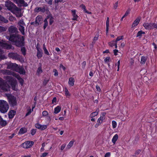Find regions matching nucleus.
<instances>
[{
    "mask_svg": "<svg viewBox=\"0 0 157 157\" xmlns=\"http://www.w3.org/2000/svg\"><path fill=\"white\" fill-rule=\"evenodd\" d=\"M7 39L14 43L17 47H21L25 46V38L23 36L17 34H10V36H6Z\"/></svg>",
    "mask_w": 157,
    "mask_h": 157,
    "instance_id": "f257e3e1",
    "label": "nucleus"
},
{
    "mask_svg": "<svg viewBox=\"0 0 157 157\" xmlns=\"http://www.w3.org/2000/svg\"><path fill=\"white\" fill-rule=\"evenodd\" d=\"M9 108V105L6 101L0 100V111L2 113H6Z\"/></svg>",
    "mask_w": 157,
    "mask_h": 157,
    "instance_id": "f03ea898",
    "label": "nucleus"
},
{
    "mask_svg": "<svg viewBox=\"0 0 157 157\" xmlns=\"http://www.w3.org/2000/svg\"><path fill=\"white\" fill-rule=\"evenodd\" d=\"M7 99L9 104L12 107H14L17 105V98L11 94L6 95Z\"/></svg>",
    "mask_w": 157,
    "mask_h": 157,
    "instance_id": "7ed1b4c3",
    "label": "nucleus"
},
{
    "mask_svg": "<svg viewBox=\"0 0 157 157\" xmlns=\"http://www.w3.org/2000/svg\"><path fill=\"white\" fill-rule=\"evenodd\" d=\"M6 80L11 86L12 90H17L16 86L17 84V82L16 79L11 76H7L6 77Z\"/></svg>",
    "mask_w": 157,
    "mask_h": 157,
    "instance_id": "20e7f679",
    "label": "nucleus"
},
{
    "mask_svg": "<svg viewBox=\"0 0 157 157\" xmlns=\"http://www.w3.org/2000/svg\"><path fill=\"white\" fill-rule=\"evenodd\" d=\"M0 88L4 91H8L10 90V86L7 82L0 77Z\"/></svg>",
    "mask_w": 157,
    "mask_h": 157,
    "instance_id": "39448f33",
    "label": "nucleus"
},
{
    "mask_svg": "<svg viewBox=\"0 0 157 157\" xmlns=\"http://www.w3.org/2000/svg\"><path fill=\"white\" fill-rule=\"evenodd\" d=\"M6 6L10 10L17 11L19 8L13 2H7L5 4Z\"/></svg>",
    "mask_w": 157,
    "mask_h": 157,
    "instance_id": "423d86ee",
    "label": "nucleus"
},
{
    "mask_svg": "<svg viewBox=\"0 0 157 157\" xmlns=\"http://www.w3.org/2000/svg\"><path fill=\"white\" fill-rule=\"evenodd\" d=\"M34 142L32 141H28L23 143L21 145V147L27 149L31 147L33 145Z\"/></svg>",
    "mask_w": 157,
    "mask_h": 157,
    "instance_id": "0eeeda50",
    "label": "nucleus"
},
{
    "mask_svg": "<svg viewBox=\"0 0 157 157\" xmlns=\"http://www.w3.org/2000/svg\"><path fill=\"white\" fill-rule=\"evenodd\" d=\"M8 57L15 60H19L21 59L19 55L14 52L9 53L8 54Z\"/></svg>",
    "mask_w": 157,
    "mask_h": 157,
    "instance_id": "6e6552de",
    "label": "nucleus"
},
{
    "mask_svg": "<svg viewBox=\"0 0 157 157\" xmlns=\"http://www.w3.org/2000/svg\"><path fill=\"white\" fill-rule=\"evenodd\" d=\"M48 9L47 8H46L44 6L43 7H36L34 9V12L38 13L40 12L44 13L46 11H48Z\"/></svg>",
    "mask_w": 157,
    "mask_h": 157,
    "instance_id": "1a4fd4ad",
    "label": "nucleus"
},
{
    "mask_svg": "<svg viewBox=\"0 0 157 157\" xmlns=\"http://www.w3.org/2000/svg\"><path fill=\"white\" fill-rule=\"evenodd\" d=\"M8 31L10 34H17L18 31L17 29L13 26H11L8 28Z\"/></svg>",
    "mask_w": 157,
    "mask_h": 157,
    "instance_id": "9d476101",
    "label": "nucleus"
},
{
    "mask_svg": "<svg viewBox=\"0 0 157 157\" xmlns=\"http://www.w3.org/2000/svg\"><path fill=\"white\" fill-rule=\"evenodd\" d=\"M18 65L16 63H10L8 65V68L16 71V70L18 68Z\"/></svg>",
    "mask_w": 157,
    "mask_h": 157,
    "instance_id": "9b49d317",
    "label": "nucleus"
},
{
    "mask_svg": "<svg viewBox=\"0 0 157 157\" xmlns=\"http://www.w3.org/2000/svg\"><path fill=\"white\" fill-rule=\"evenodd\" d=\"M43 21V17L41 15H38L36 18V22L38 25L41 24Z\"/></svg>",
    "mask_w": 157,
    "mask_h": 157,
    "instance_id": "f8f14e48",
    "label": "nucleus"
},
{
    "mask_svg": "<svg viewBox=\"0 0 157 157\" xmlns=\"http://www.w3.org/2000/svg\"><path fill=\"white\" fill-rule=\"evenodd\" d=\"M143 26L147 30H150L152 29V23H144L143 24Z\"/></svg>",
    "mask_w": 157,
    "mask_h": 157,
    "instance_id": "ddd939ff",
    "label": "nucleus"
},
{
    "mask_svg": "<svg viewBox=\"0 0 157 157\" xmlns=\"http://www.w3.org/2000/svg\"><path fill=\"white\" fill-rule=\"evenodd\" d=\"M16 113V111L13 110H10L8 113V117L9 119H12Z\"/></svg>",
    "mask_w": 157,
    "mask_h": 157,
    "instance_id": "4468645a",
    "label": "nucleus"
},
{
    "mask_svg": "<svg viewBox=\"0 0 157 157\" xmlns=\"http://www.w3.org/2000/svg\"><path fill=\"white\" fill-rule=\"evenodd\" d=\"M13 76L17 78V79L19 81V82L20 83L21 85L22 86L24 82V80L21 78L18 74H14L13 75Z\"/></svg>",
    "mask_w": 157,
    "mask_h": 157,
    "instance_id": "2eb2a0df",
    "label": "nucleus"
},
{
    "mask_svg": "<svg viewBox=\"0 0 157 157\" xmlns=\"http://www.w3.org/2000/svg\"><path fill=\"white\" fill-rule=\"evenodd\" d=\"M140 20V17H138L132 23V27H134L136 26L139 23Z\"/></svg>",
    "mask_w": 157,
    "mask_h": 157,
    "instance_id": "dca6fc26",
    "label": "nucleus"
},
{
    "mask_svg": "<svg viewBox=\"0 0 157 157\" xmlns=\"http://www.w3.org/2000/svg\"><path fill=\"white\" fill-rule=\"evenodd\" d=\"M72 15L73 18L72 19L73 21H77V18L78 17V16L76 13V10H71Z\"/></svg>",
    "mask_w": 157,
    "mask_h": 157,
    "instance_id": "f3484780",
    "label": "nucleus"
},
{
    "mask_svg": "<svg viewBox=\"0 0 157 157\" xmlns=\"http://www.w3.org/2000/svg\"><path fill=\"white\" fill-rule=\"evenodd\" d=\"M46 18H47V20H48V18L49 19V25H51L52 24V23H53V22H54V18L52 17V16L51 14H49V15H48L46 17Z\"/></svg>",
    "mask_w": 157,
    "mask_h": 157,
    "instance_id": "a211bd4d",
    "label": "nucleus"
},
{
    "mask_svg": "<svg viewBox=\"0 0 157 157\" xmlns=\"http://www.w3.org/2000/svg\"><path fill=\"white\" fill-rule=\"evenodd\" d=\"M16 71L18 72L20 74L24 75L25 73V71L24 69L22 68H20L19 66Z\"/></svg>",
    "mask_w": 157,
    "mask_h": 157,
    "instance_id": "6ab92c4d",
    "label": "nucleus"
},
{
    "mask_svg": "<svg viewBox=\"0 0 157 157\" xmlns=\"http://www.w3.org/2000/svg\"><path fill=\"white\" fill-rule=\"evenodd\" d=\"M12 46L11 44H9L6 43H3L2 47L7 49H10L11 48Z\"/></svg>",
    "mask_w": 157,
    "mask_h": 157,
    "instance_id": "aec40b11",
    "label": "nucleus"
},
{
    "mask_svg": "<svg viewBox=\"0 0 157 157\" xmlns=\"http://www.w3.org/2000/svg\"><path fill=\"white\" fill-rule=\"evenodd\" d=\"M27 131V129L25 127L21 128L19 131L18 134H23L26 132Z\"/></svg>",
    "mask_w": 157,
    "mask_h": 157,
    "instance_id": "412c9836",
    "label": "nucleus"
},
{
    "mask_svg": "<svg viewBox=\"0 0 157 157\" xmlns=\"http://www.w3.org/2000/svg\"><path fill=\"white\" fill-rule=\"evenodd\" d=\"M19 30L21 32V33L23 35H24L25 34V29L24 26H19L18 27Z\"/></svg>",
    "mask_w": 157,
    "mask_h": 157,
    "instance_id": "4be33fe9",
    "label": "nucleus"
},
{
    "mask_svg": "<svg viewBox=\"0 0 157 157\" xmlns=\"http://www.w3.org/2000/svg\"><path fill=\"white\" fill-rule=\"evenodd\" d=\"M75 79L73 77H71L69 79L68 84L71 86H73L74 85Z\"/></svg>",
    "mask_w": 157,
    "mask_h": 157,
    "instance_id": "5701e85b",
    "label": "nucleus"
},
{
    "mask_svg": "<svg viewBox=\"0 0 157 157\" xmlns=\"http://www.w3.org/2000/svg\"><path fill=\"white\" fill-rule=\"evenodd\" d=\"M36 56L38 59H40L43 56V52L41 49L37 51Z\"/></svg>",
    "mask_w": 157,
    "mask_h": 157,
    "instance_id": "b1692460",
    "label": "nucleus"
},
{
    "mask_svg": "<svg viewBox=\"0 0 157 157\" xmlns=\"http://www.w3.org/2000/svg\"><path fill=\"white\" fill-rule=\"evenodd\" d=\"M118 138V136L117 134H116L113 137V138L112 140V143L115 144L116 141L117 140Z\"/></svg>",
    "mask_w": 157,
    "mask_h": 157,
    "instance_id": "393cba45",
    "label": "nucleus"
},
{
    "mask_svg": "<svg viewBox=\"0 0 157 157\" xmlns=\"http://www.w3.org/2000/svg\"><path fill=\"white\" fill-rule=\"evenodd\" d=\"M7 124V122L6 121L3 120L2 118L0 120V125L2 127L5 126Z\"/></svg>",
    "mask_w": 157,
    "mask_h": 157,
    "instance_id": "a878e982",
    "label": "nucleus"
},
{
    "mask_svg": "<svg viewBox=\"0 0 157 157\" xmlns=\"http://www.w3.org/2000/svg\"><path fill=\"white\" fill-rule=\"evenodd\" d=\"M25 46H22L21 47V52L22 54L24 56H25L26 55V50L25 48L24 47Z\"/></svg>",
    "mask_w": 157,
    "mask_h": 157,
    "instance_id": "bb28decb",
    "label": "nucleus"
},
{
    "mask_svg": "<svg viewBox=\"0 0 157 157\" xmlns=\"http://www.w3.org/2000/svg\"><path fill=\"white\" fill-rule=\"evenodd\" d=\"M145 34V32L143 31L142 30H140L137 33L136 37H139V38H141L143 34Z\"/></svg>",
    "mask_w": 157,
    "mask_h": 157,
    "instance_id": "cd10ccee",
    "label": "nucleus"
},
{
    "mask_svg": "<svg viewBox=\"0 0 157 157\" xmlns=\"http://www.w3.org/2000/svg\"><path fill=\"white\" fill-rule=\"evenodd\" d=\"M0 21L4 22V23H8V21L7 19L0 15Z\"/></svg>",
    "mask_w": 157,
    "mask_h": 157,
    "instance_id": "c85d7f7f",
    "label": "nucleus"
},
{
    "mask_svg": "<svg viewBox=\"0 0 157 157\" xmlns=\"http://www.w3.org/2000/svg\"><path fill=\"white\" fill-rule=\"evenodd\" d=\"M74 141V140H72L70 141V142L67 145L66 149H70L71 148V147L73 146Z\"/></svg>",
    "mask_w": 157,
    "mask_h": 157,
    "instance_id": "c756f323",
    "label": "nucleus"
},
{
    "mask_svg": "<svg viewBox=\"0 0 157 157\" xmlns=\"http://www.w3.org/2000/svg\"><path fill=\"white\" fill-rule=\"evenodd\" d=\"M20 11V10L19 8V10L17 11H15V15L16 17H21L22 15V14L21 13Z\"/></svg>",
    "mask_w": 157,
    "mask_h": 157,
    "instance_id": "7c9ffc66",
    "label": "nucleus"
},
{
    "mask_svg": "<svg viewBox=\"0 0 157 157\" xmlns=\"http://www.w3.org/2000/svg\"><path fill=\"white\" fill-rule=\"evenodd\" d=\"M44 26H43V29L44 30L45 29L46 27H47L48 25V22L47 20V18H45L44 21Z\"/></svg>",
    "mask_w": 157,
    "mask_h": 157,
    "instance_id": "2f4dec72",
    "label": "nucleus"
},
{
    "mask_svg": "<svg viewBox=\"0 0 157 157\" xmlns=\"http://www.w3.org/2000/svg\"><path fill=\"white\" fill-rule=\"evenodd\" d=\"M146 59L147 58L145 56H142L141 58V63L143 64H144L145 63Z\"/></svg>",
    "mask_w": 157,
    "mask_h": 157,
    "instance_id": "473e14b6",
    "label": "nucleus"
},
{
    "mask_svg": "<svg viewBox=\"0 0 157 157\" xmlns=\"http://www.w3.org/2000/svg\"><path fill=\"white\" fill-rule=\"evenodd\" d=\"M61 109V107L59 106H57L55 108L54 112L55 114H57L60 111Z\"/></svg>",
    "mask_w": 157,
    "mask_h": 157,
    "instance_id": "72a5a7b5",
    "label": "nucleus"
},
{
    "mask_svg": "<svg viewBox=\"0 0 157 157\" xmlns=\"http://www.w3.org/2000/svg\"><path fill=\"white\" fill-rule=\"evenodd\" d=\"M3 51L0 48V60L3 59L5 58V56L2 55Z\"/></svg>",
    "mask_w": 157,
    "mask_h": 157,
    "instance_id": "f704fd0d",
    "label": "nucleus"
},
{
    "mask_svg": "<svg viewBox=\"0 0 157 157\" xmlns=\"http://www.w3.org/2000/svg\"><path fill=\"white\" fill-rule=\"evenodd\" d=\"M99 32H97L94 38V39L93 40L92 43H95V41L98 40L99 37Z\"/></svg>",
    "mask_w": 157,
    "mask_h": 157,
    "instance_id": "c9c22d12",
    "label": "nucleus"
},
{
    "mask_svg": "<svg viewBox=\"0 0 157 157\" xmlns=\"http://www.w3.org/2000/svg\"><path fill=\"white\" fill-rule=\"evenodd\" d=\"M98 111H97V110H96L95 112H94L91 113L90 115V117L92 118L97 116L98 114Z\"/></svg>",
    "mask_w": 157,
    "mask_h": 157,
    "instance_id": "e433bc0d",
    "label": "nucleus"
},
{
    "mask_svg": "<svg viewBox=\"0 0 157 157\" xmlns=\"http://www.w3.org/2000/svg\"><path fill=\"white\" fill-rule=\"evenodd\" d=\"M17 24L18 26H25V23L24 22L23 20L22 19L20 20L18 22Z\"/></svg>",
    "mask_w": 157,
    "mask_h": 157,
    "instance_id": "4c0bfd02",
    "label": "nucleus"
},
{
    "mask_svg": "<svg viewBox=\"0 0 157 157\" xmlns=\"http://www.w3.org/2000/svg\"><path fill=\"white\" fill-rule=\"evenodd\" d=\"M18 4H17L18 6H21V5H24L25 2L24 0H18Z\"/></svg>",
    "mask_w": 157,
    "mask_h": 157,
    "instance_id": "58836bf2",
    "label": "nucleus"
},
{
    "mask_svg": "<svg viewBox=\"0 0 157 157\" xmlns=\"http://www.w3.org/2000/svg\"><path fill=\"white\" fill-rule=\"evenodd\" d=\"M106 114V113L105 112L101 113V116L99 118L101 119V120L103 121L105 119Z\"/></svg>",
    "mask_w": 157,
    "mask_h": 157,
    "instance_id": "ea45409f",
    "label": "nucleus"
},
{
    "mask_svg": "<svg viewBox=\"0 0 157 157\" xmlns=\"http://www.w3.org/2000/svg\"><path fill=\"white\" fill-rule=\"evenodd\" d=\"M43 72V71L41 67V66L37 68L36 73L37 74L40 75Z\"/></svg>",
    "mask_w": 157,
    "mask_h": 157,
    "instance_id": "a19ab883",
    "label": "nucleus"
},
{
    "mask_svg": "<svg viewBox=\"0 0 157 157\" xmlns=\"http://www.w3.org/2000/svg\"><path fill=\"white\" fill-rule=\"evenodd\" d=\"M48 127V125H41L40 128L39 129L41 131L44 130L45 129H46Z\"/></svg>",
    "mask_w": 157,
    "mask_h": 157,
    "instance_id": "79ce46f5",
    "label": "nucleus"
},
{
    "mask_svg": "<svg viewBox=\"0 0 157 157\" xmlns=\"http://www.w3.org/2000/svg\"><path fill=\"white\" fill-rule=\"evenodd\" d=\"M124 36H118L116 40H115V42L117 43V42L121 40H122L123 39Z\"/></svg>",
    "mask_w": 157,
    "mask_h": 157,
    "instance_id": "37998d69",
    "label": "nucleus"
},
{
    "mask_svg": "<svg viewBox=\"0 0 157 157\" xmlns=\"http://www.w3.org/2000/svg\"><path fill=\"white\" fill-rule=\"evenodd\" d=\"M115 42L114 40L111 41L108 43L109 45L111 47H113L114 45Z\"/></svg>",
    "mask_w": 157,
    "mask_h": 157,
    "instance_id": "c03bdc74",
    "label": "nucleus"
},
{
    "mask_svg": "<svg viewBox=\"0 0 157 157\" xmlns=\"http://www.w3.org/2000/svg\"><path fill=\"white\" fill-rule=\"evenodd\" d=\"M49 81V78L47 79H44L43 82V85L44 86H46L48 82Z\"/></svg>",
    "mask_w": 157,
    "mask_h": 157,
    "instance_id": "a18cd8bd",
    "label": "nucleus"
},
{
    "mask_svg": "<svg viewBox=\"0 0 157 157\" xmlns=\"http://www.w3.org/2000/svg\"><path fill=\"white\" fill-rule=\"evenodd\" d=\"M112 125L113 128V129L115 128L116 127L117 125V122L114 121H112Z\"/></svg>",
    "mask_w": 157,
    "mask_h": 157,
    "instance_id": "49530a36",
    "label": "nucleus"
},
{
    "mask_svg": "<svg viewBox=\"0 0 157 157\" xmlns=\"http://www.w3.org/2000/svg\"><path fill=\"white\" fill-rule=\"evenodd\" d=\"M48 114V112L46 110L43 111L42 113V116L44 117H47Z\"/></svg>",
    "mask_w": 157,
    "mask_h": 157,
    "instance_id": "de8ad7c7",
    "label": "nucleus"
},
{
    "mask_svg": "<svg viewBox=\"0 0 157 157\" xmlns=\"http://www.w3.org/2000/svg\"><path fill=\"white\" fill-rule=\"evenodd\" d=\"M6 30V28L3 26H0V33L5 32Z\"/></svg>",
    "mask_w": 157,
    "mask_h": 157,
    "instance_id": "09e8293b",
    "label": "nucleus"
},
{
    "mask_svg": "<svg viewBox=\"0 0 157 157\" xmlns=\"http://www.w3.org/2000/svg\"><path fill=\"white\" fill-rule=\"evenodd\" d=\"M65 94L66 96H67L70 95V94L68 89L67 88H65Z\"/></svg>",
    "mask_w": 157,
    "mask_h": 157,
    "instance_id": "8fccbe9b",
    "label": "nucleus"
},
{
    "mask_svg": "<svg viewBox=\"0 0 157 157\" xmlns=\"http://www.w3.org/2000/svg\"><path fill=\"white\" fill-rule=\"evenodd\" d=\"M120 64V60H119L117 63L115 64V66H117V71H118L119 69V67Z\"/></svg>",
    "mask_w": 157,
    "mask_h": 157,
    "instance_id": "3c124183",
    "label": "nucleus"
},
{
    "mask_svg": "<svg viewBox=\"0 0 157 157\" xmlns=\"http://www.w3.org/2000/svg\"><path fill=\"white\" fill-rule=\"evenodd\" d=\"M36 129H32L31 130V135L32 136L34 135L35 134V133L36 132Z\"/></svg>",
    "mask_w": 157,
    "mask_h": 157,
    "instance_id": "603ef678",
    "label": "nucleus"
},
{
    "mask_svg": "<svg viewBox=\"0 0 157 157\" xmlns=\"http://www.w3.org/2000/svg\"><path fill=\"white\" fill-rule=\"evenodd\" d=\"M41 125V124H40L39 123H37L35 124V127L36 128L39 129L40 128Z\"/></svg>",
    "mask_w": 157,
    "mask_h": 157,
    "instance_id": "864d4df0",
    "label": "nucleus"
},
{
    "mask_svg": "<svg viewBox=\"0 0 157 157\" xmlns=\"http://www.w3.org/2000/svg\"><path fill=\"white\" fill-rule=\"evenodd\" d=\"M45 2L50 5L52 4V0H45Z\"/></svg>",
    "mask_w": 157,
    "mask_h": 157,
    "instance_id": "5fc2aeb1",
    "label": "nucleus"
},
{
    "mask_svg": "<svg viewBox=\"0 0 157 157\" xmlns=\"http://www.w3.org/2000/svg\"><path fill=\"white\" fill-rule=\"evenodd\" d=\"M44 53L47 56H50V54L47 48L44 49Z\"/></svg>",
    "mask_w": 157,
    "mask_h": 157,
    "instance_id": "6e6d98bb",
    "label": "nucleus"
},
{
    "mask_svg": "<svg viewBox=\"0 0 157 157\" xmlns=\"http://www.w3.org/2000/svg\"><path fill=\"white\" fill-rule=\"evenodd\" d=\"M130 10V9H128L126 11L124 16L125 17L127 16L129 13Z\"/></svg>",
    "mask_w": 157,
    "mask_h": 157,
    "instance_id": "4d7b16f0",
    "label": "nucleus"
},
{
    "mask_svg": "<svg viewBox=\"0 0 157 157\" xmlns=\"http://www.w3.org/2000/svg\"><path fill=\"white\" fill-rule=\"evenodd\" d=\"M53 72H54V75L55 76H57L58 75V73L57 70L54 69L53 70Z\"/></svg>",
    "mask_w": 157,
    "mask_h": 157,
    "instance_id": "13d9d810",
    "label": "nucleus"
},
{
    "mask_svg": "<svg viewBox=\"0 0 157 157\" xmlns=\"http://www.w3.org/2000/svg\"><path fill=\"white\" fill-rule=\"evenodd\" d=\"M109 26V18L107 17L106 22V26Z\"/></svg>",
    "mask_w": 157,
    "mask_h": 157,
    "instance_id": "bf43d9fd",
    "label": "nucleus"
},
{
    "mask_svg": "<svg viewBox=\"0 0 157 157\" xmlns=\"http://www.w3.org/2000/svg\"><path fill=\"white\" fill-rule=\"evenodd\" d=\"M80 7L83 10V11H85V10H86V7L85 6L82 4H81L80 5Z\"/></svg>",
    "mask_w": 157,
    "mask_h": 157,
    "instance_id": "052dcab7",
    "label": "nucleus"
},
{
    "mask_svg": "<svg viewBox=\"0 0 157 157\" xmlns=\"http://www.w3.org/2000/svg\"><path fill=\"white\" fill-rule=\"evenodd\" d=\"M110 59L109 57H107L104 59V61L106 63H108Z\"/></svg>",
    "mask_w": 157,
    "mask_h": 157,
    "instance_id": "680f3d73",
    "label": "nucleus"
},
{
    "mask_svg": "<svg viewBox=\"0 0 157 157\" xmlns=\"http://www.w3.org/2000/svg\"><path fill=\"white\" fill-rule=\"evenodd\" d=\"M114 54L115 56H117V52H118V50L116 49H115L113 50Z\"/></svg>",
    "mask_w": 157,
    "mask_h": 157,
    "instance_id": "e2e57ef3",
    "label": "nucleus"
},
{
    "mask_svg": "<svg viewBox=\"0 0 157 157\" xmlns=\"http://www.w3.org/2000/svg\"><path fill=\"white\" fill-rule=\"evenodd\" d=\"M66 146V144H64L62 145L61 147L60 150L61 151H63L65 148Z\"/></svg>",
    "mask_w": 157,
    "mask_h": 157,
    "instance_id": "0e129e2a",
    "label": "nucleus"
},
{
    "mask_svg": "<svg viewBox=\"0 0 157 157\" xmlns=\"http://www.w3.org/2000/svg\"><path fill=\"white\" fill-rule=\"evenodd\" d=\"M47 117L46 118V120L48 122H50V121H51V119L50 116H47L46 117Z\"/></svg>",
    "mask_w": 157,
    "mask_h": 157,
    "instance_id": "69168bd1",
    "label": "nucleus"
},
{
    "mask_svg": "<svg viewBox=\"0 0 157 157\" xmlns=\"http://www.w3.org/2000/svg\"><path fill=\"white\" fill-rule=\"evenodd\" d=\"M152 29L153 28H156L157 29V23H152Z\"/></svg>",
    "mask_w": 157,
    "mask_h": 157,
    "instance_id": "338daca9",
    "label": "nucleus"
},
{
    "mask_svg": "<svg viewBox=\"0 0 157 157\" xmlns=\"http://www.w3.org/2000/svg\"><path fill=\"white\" fill-rule=\"evenodd\" d=\"M118 1L117 2L114 4L113 5V7L114 9H117V7H118Z\"/></svg>",
    "mask_w": 157,
    "mask_h": 157,
    "instance_id": "774afa93",
    "label": "nucleus"
}]
</instances>
